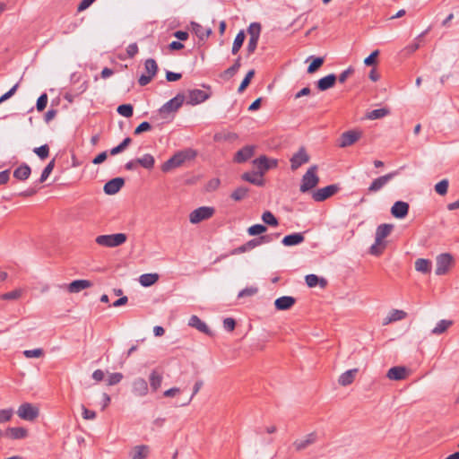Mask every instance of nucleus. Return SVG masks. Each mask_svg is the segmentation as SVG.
Listing matches in <instances>:
<instances>
[{
    "instance_id": "1",
    "label": "nucleus",
    "mask_w": 459,
    "mask_h": 459,
    "mask_svg": "<svg viewBox=\"0 0 459 459\" xmlns=\"http://www.w3.org/2000/svg\"><path fill=\"white\" fill-rule=\"evenodd\" d=\"M317 166L313 165L303 175L299 187L300 192L307 193L318 185L319 177L317 176Z\"/></svg>"
},
{
    "instance_id": "2",
    "label": "nucleus",
    "mask_w": 459,
    "mask_h": 459,
    "mask_svg": "<svg viewBox=\"0 0 459 459\" xmlns=\"http://www.w3.org/2000/svg\"><path fill=\"white\" fill-rule=\"evenodd\" d=\"M194 152L191 150L179 152L173 155L162 165V171L168 172L172 169L181 166L186 160H190L194 157Z\"/></svg>"
},
{
    "instance_id": "3",
    "label": "nucleus",
    "mask_w": 459,
    "mask_h": 459,
    "mask_svg": "<svg viewBox=\"0 0 459 459\" xmlns=\"http://www.w3.org/2000/svg\"><path fill=\"white\" fill-rule=\"evenodd\" d=\"M185 101V96L183 94L178 93L176 97L166 102L161 108L159 109L160 116L162 118H169L170 115L174 114L178 111V109L182 106Z\"/></svg>"
},
{
    "instance_id": "4",
    "label": "nucleus",
    "mask_w": 459,
    "mask_h": 459,
    "mask_svg": "<svg viewBox=\"0 0 459 459\" xmlns=\"http://www.w3.org/2000/svg\"><path fill=\"white\" fill-rule=\"evenodd\" d=\"M95 241L100 246L116 247L126 241V235L124 233L100 235L96 238Z\"/></svg>"
},
{
    "instance_id": "5",
    "label": "nucleus",
    "mask_w": 459,
    "mask_h": 459,
    "mask_svg": "<svg viewBox=\"0 0 459 459\" xmlns=\"http://www.w3.org/2000/svg\"><path fill=\"white\" fill-rule=\"evenodd\" d=\"M454 264V258L449 253H443L436 257L435 273L438 276L446 274Z\"/></svg>"
},
{
    "instance_id": "6",
    "label": "nucleus",
    "mask_w": 459,
    "mask_h": 459,
    "mask_svg": "<svg viewBox=\"0 0 459 459\" xmlns=\"http://www.w3.org/2000/svg\"><path fill=\"white\" fill-rule=\"evenodd\" d=\"M17 414L22 420L33 421L39 417V409L32 403H24L18 408Z\"/></svg>"
},
{
    "instance_id": "7",
    "label": "nucleus",
    "mask_w": 459,
    "mask_h": 459,
    "mask_svg": "<svg viewBox=\"0 0 459 459\" xmlns=\"http://www.w3.org/2000/svg\"><path fill=\"white\" fill-rule=\"evenodd\" d=\"M215 212L214 208L209 206L199 207L189 214V221L192 224H197L210 219Z\"/></svg>"
},
{
    "instance_id": "8",
    "label": "nucleus",
    "mask_w": 459,
    "mask_h": 459,
    "mask_svg": "<svg viewBox=\"0 0 459 459\" xmlns=\"http://www.w3.org/2000/svg\"><path fill=\"white\" fill-rule=\"evenodd\" d=\"M207 90H210L208 87ZM211 96V92L209 91H204L200 89H194L188 91L186 103L189 105H197L204 102Z\"/></svg>"
},
{
    "instance_id": "9",
    "label": "nucleus",
    "mask_w": 459,
    "mask_h": 459,
    "mask_svg": "<svg viewBox=\"0 0 459 459\" xmlns=\"http://www.w3.org/2000/svg\"><path fill=\"white\" fill-rule=\"evenodd\" d=\"M361 131L359 130H350L342 133L339 139V147L345 148L352 145L361 137Z\"/></svg>"
},
{
    "instance_id": "10",
    "label": "nucleus",
    "mask_w": 459,
    "mask_h": 459,
    "mask_svg": "<svg viewBox=\"0 0 459 459\" xmlns=\"http://www.w3.org/2000/svg\"><path fill=\"white\" fill-rule=\"evenodd\" d=\"M397 172H391L386 175L381 176L373 180V182L368 186L369 193H376L381 190L385 186H386L395 176Z\"/></svg>"
},
{
    "instance_id": "11",
    "label": "nucleus",
    "mask_w": 459,
    "mask_h": 459,
    "mask_svg": "<svg viewBox=\"0 0 459 459\" xmlns=\"http://www.w3.org/2000/svg\"><path fill=\"white\" fill-rule=\"evenodd\" d=\"M309 159V155L307 154L306 149L304 147L299 148V150L290 158L291 169H298L301 165L307 163Z\"/></svg>"
},
{
    "instance_id": "12",
    "label": "nucleus",
    "mask_w": 459,
    "mask_h": 459,
    "mask_svg": "<svg viewBox=\"0 0 459 459\" xmlns=\"http://www.w3.org/2000/svg\"><path fill=\"white\" fill-rule=\"evenodd\" d=\"M254 165L258 169L261 175L277 166V160L269 159L266 156H260L253 160Z\"/></svg>"
},
{
    "instance_id": "13",
    "label": "nucleus",
    "mask_w": 459,
    "mask_h": 459,
    "mask_svg": "<svg viewBox=\"0 0 459 459\" xmlns=\"http://www.w3.org/2000/svg\"><path fill=\"white\" fill-rule=\"evenodd\" d=\"M338 187L334 185H330L323 188H319L313 192L312 197L316 202H323L332 196L337 191Z\"/></svg>"
},
{
    "instance_id": "14",
    "label": "nucleus",
    "mask_w": 459,
    "mask_h": 459,
    "mask_svg": "<svg viewBox=\"0 0 459 459\" xmlns=\"http://www.w3.org/2000/svg\"><path fill=\"white\" fill-rule=\"evenodd\" d=\"M316 438H317L316 433L311 432V433L307 434V436H305L304 437L295 440L293 443V447L298 452L305 450L309 446L314 444L316 441Z\"/></svg>"
},
{
    "instance_id": "15",
    "label": "nucleus",
    "mask_w": 459,
    "mask_h": 459,
    "mask_svg": "<svg viewBox=\"0 0 459 459\" xmlns=\"http://www.w3.org/2000/svg\"><path fill=\"white\" fill-rule=\"evenodd\" d=\"M149 391V386L147 381L143 377H137L133 381L132 384V392L136 396H145L147 395Z\"/></svg>"
},
{
    "instance_id": "16",
    "label": "nucleus",
    "mask_w": 459,
    "mask_h": 459,
    "mask_svg": "<svg viewBox=\"0 0 459 459\" xmlns=\"http://www.w3.org/2000/svg\"><path fill=\"white\" fill-rule=\"evenodd\" d=\"M409 212V204L403 201H397L391 208V213L397 219L404 218Z\"/></svg>"
},
{
    "instance_id": "17",
    "label": "nucleus",
    "mask_w": 459,
    "mask_h": 459,
    "mask_svg": "<svg viewBox=\"0 0 459 459\" xmlns=\"http://www.w3.org/2000/svg\"><path fill=\"white\" fill-rule=\"evenodd\" d=\"M124 184L125 180L122 178H115L105 184L104 192L107 195H115L122 188Z\"/></svg>"
},
{
    "instance_id": "18",
    "label": "nucleus",
    "mask_w": 459,
    "mask_h": 459,
    "mask_svg": "<svg viewBox=\"0 0 459 459\" xmlns=\"http://www.w3.org/2000/svg\"><path fill=\"white\" fill-rule=\"evenodd\" d=\"M270 237L269 236H262L259 239H252L247 242L246 244L240 246L239 247L236 248L232 251V254H238V253H244L247 250L253 249L262 242H269Z\"/></svg>"
},
{
    "instance_id": "19",
    "label": "nucleus",
    "mask_w": 459,
    "mask_h": 459,
    "mask_svg": "<svg viewBox=\"0 0 459 459\" xmlns=\"http://www.w3.org/2000/svg\"><path fill=\"white\" fill-rule=\"evenodd\" d=\"M408 376V369L405 367H393L391 368L387 373L386 377L390 380H403L405 379Z\"/></svg>"
},
{
    "instance_id": "20",
    "label": "nucleus",
    "mask_w": 459,
    "mask_h": 459,
    "mask_svg": "<svg viewBox=\"0 0 459 459\" xmlns=\"http://www.w3.org/2000/svg\"><path fill=\"white\" fill-rule=\"evenodd\" d=\"M91 286L92 282L89 280H75L69 283L66 288L70 293H79Z\"/></svg>"
},
{
    "instance_id": "21",
    "label": "nucleus",
    "mask_w": 459,
    "mask_h": 459,
    "mask_svg": "<svg viewBox=\"0 0 459 459\" xmlns=\"http://www.w3.org/2000/svg\"><path fill=\"white\" fill-rule=\"evenodd\" d=\"M188 325L197 329L201 333H204L209 336H212L213 334L210 328L207 326V325L204 322H203L197 316L194 315L189 318Z\"/></svg>"
},
{
    "instance_id": "22",
    "label": "nucleus",
    "mask_w": 459,
    "mask_h": 459,
    "mask_svg": "<svg viewBox=\"0 0 459 459\" xmlns=\"http://www.w3.org/2000/svg\"><path fill=\"white\" fill-rule=\"evenodd\" d=\"M254 146L247 145L237 152L234 157V160L238 163L247 161L254 155Z\"/></svg>"
},
{
    "instance_id": "23",
    "label": "nucleus",
    "mask_w": 459,
    "mask_h": 459,
    "mask_svg": "<svg viewBox=\"0 0 459 459\" xmlns=\"http://www.w3.org/2000/svg\"><path fill=\"white\" fill-rule=\"evenodd\" d=\"M4 435L12 439H22L28 436V430L22 427L8 428Z\"/></svg>"
},
{
    "instance_id": "24",
    "label": "nucleus",
    "mask_w": 459,
    "mask_h": 459,
    "mask_svg": "<svg viewBox=\"0 0 459 459\" xmlns=\"http://www.w3.org/2000/svg\"><path fill=\"white\" fill-rule=\"evenodd\" d=\"M150 452V448L146 445L136 446L132 448L129 453L131 459H145Z\"/></svg>"
},
{
    "instance_id": "25",
    "label": "nucleus",
    "mask_w": 459,
    "mask_h": 459,
    "mask_svg": "<svg viewBox=\"0 0 459 459\" xmlns=\"http://www.w3.org/2000/svg\"><path fill=\"white\" fill-rule=\"evenodd\" d=\"M296 302V299L290 296H282L278 298L274 301L275 307L278 310H287L290 309Z\"/></svg>"
},
{
    "instance_id": "26",
    "label": "nucleus",
    "mask_w": 459,
    "mask_h": 459,
    "mask_svg": "<svg viewBox=\"0 0 459 459\" xmlns=\"http://www.w3.org/2000/svg\"><path fill=\"white\" fill-rule=\"evenodd\" d=\"M191 27L195 34L198 37L199 39L204 40L212 33V30L211 28H204L201 24L192 22Z\"/></svg>"
},
{
    "instance_id": "27",
    "label": "nucleus",
    "mask_w": 459,
    "mask_h": 459,
    "mask_svg": "<svg viewBox=\"0 0 459 459\" xmlns=\"http://www.w3.org/2000/svg\"><path fill=\"white\" fill-rule=\"evenodd\" d=\"M304 239L305 238L303 236V233L299 232L285 236L282 238L281 243L285 247H291L301 244L304 241Z\"/></svg>"
},
{
    "instance_id": "28",
    "label": "nucleus",
    "mask_w": 459,
    "mask_h": 459,
    "mask_svg": "<svg viewBox=\"0 0 459 459\" xmlns=\"http://www.w3.org/2000/svg\"><path fill=\"white\" fill-rule=\"evenodd\" d=\"M336 79H337V77L335 74H328V75L321 78L320 80H318L317 88L320 91H326L334 85Z\"/></svg>"
},
{
    "instance_id": "29",
    "label": "nucleus",
    "mask_w": 459,
    "mask_h": 459,
    "mask_svg": "<svg viewBox=\"0 0 459 459\" xmlns=\"http://www.w3.org/2000/svg\"><path fill=\"white\" fill-rule=\"evenodd\" d=\"M357 372V368H352L342 373L338 379L339 385L342 386L351 385L354 381Z\"/></svg>"
},
{
    "instance_id": "30",
    "label": "nucleus",
    "mask_w": 459,
    "mask_h": 459,
    "mask_svg": "<svg viewBox=\"0 0 459 459\" xmlns=\"http://www.w3.org/2000/svg\"><path fill=\"white\" fill-rule=\"evenodd\" d=\"M163 377L157 370H152L149 376L150 386L153 392H156L161 385Z\"/></svg>"
},
{
    "instance_id": "31",
    "label": "nucleus",
    "mask_w": 459,
    "mask_h": 459,
    "mask_svg": "<svg viewBox=\"0 0 459 459\" xmlns=\"http://www.w3.org/2000/svg\"><path fill=\"white\" fill-rule=\"evenodd\" d=\"M31 173V169L29 165L22 164L20 167H18L13 171V177L17 178L18 180L24 181L27 178H29L30 175Z\"/></svg>"
},
{
    "instance_id": "32",
    "label": "nucleus",
    "mask_w": 459,
    "mask_h": 459,
    "mask_svg": "<svg viewBox=\"0 0 459 459\" xmlns=\"http://www.w3.org/2000/svg\"><path fill=\"white\" fill-rule=\"evenodd\" d=\"M393 226L391 224H381L377 228L376 237L377 242H383V240L391 233Z\"/></svg>"
},
{
    "instance_id": "33",
    "label": "nucleus",
    "mask_w": 459,
    "mask_h": 459,
    "mask_svg": "<svg viewBox=\"0 0 459 459\" xmlns=\"http://www.w3.org/2000/svg\"><path fill=\"white\" fill-rule=\"evenodd\" d=\"M415 270L419 273L427 274L431 271V261L425 258H419L415 261Z\"/></svg>"
},
{
    "instance_id": "34",
    "label": "nucleus",
    "mask_w": 459,
    "mask_h": 459,
    "mask_svg": "<svg viewBox=\"0 0 459 459\" xmlns=\"http://www.w3.org/2000/svg\"><path fill=\"white\" fill-rule=\"evenodd\" d=\"M262 178L263 175L260 172H247L242 175V179L255 186H263L264 180Z\"/></svg>"
},
{
    "instance_id": "35",
    "label": "nucleus",
    "mask_w": 459,
    "mask_h": 459,
    "mask_svg": "<svg viewBox=\"0 0 459 459\" xmlns=\"http://www.w3.org/2000/svg\"><path fill=\"white\" fill-rule=\"evenodd\" d=\"M159 280L157 273H144L139 278V282L143 287H150Z\"/></svg>"
},
{
    "instance_id": "36",
    "label": "nucleus",
    "mask_w": 459,
    "mask_h": 459,
    "mask_svg": "<svg viewBox=\"0 0 459 459\" xmlns=\"http://www.w3.org/2000/svg\"><path fill=\"white\" fill-rule=\"evenodd\" d=\"M136 161L143 168L151 169L154 167L155 160L154 157L149 153L144 154L143 157L136 159Z\"/></svg>"
},
{
    "instance_id": "37",
    "label": "nucleus",
    "mask_w": 459,
    "mask_h": 459,
    "mask_svg": "<svg viewBox=\"0 0 459 459\" xmlns=\"http://www.w3.org/2000/svg\"><path fill=\"white\" fill-rule=\"evenodd\" d=\"M452 324L453 322L451 320H440L437 324V325L432 329L431 333L437 335L445 333L452 325Z\"/></svg>"
},
{
    "instance_id": "38",
    "label": "nucleus",
    "mask_w": 459,
    "mask_h": 459,
    "mask_svg": "<svg viewBox=\"0 0 459 459\" xmlns=\"http://www.w3.org/2000/svg\"><path fill=\"white\" fill-rule=\"evenodd\" d=\"M305 280L307 285L310 288L316 287L318 283H320L321 287L326 285V281L324 278L319 279L316 274H307Z\"/></svg>"
},
{
    "instance_id": "39",
    "label": "nucleus",
    "mask_w": 459,
    "mask_h": 459,
    "mask_svg": "<svg viewBox=\"0 0 459 459\" xmlns=\"http://www.w3.org/2000/svg\"><path fill=\"white\" fill-rule=\"evenodd\" d=\"M240 58L238 57L236 62L234 63L233 65H231L230 67H229L228 69H226L222 74H221V77L225 80H228V79H230L231 77H233L236 73L238 71L239 67H240Z\"/></svg>"
},
{
    "instance_id": "40",
    "label": "nucleus",
    "mask_w": 459,
    "mask_h": 459,
    "mask_svg": "<svg viewBox=\"0 0 459 459\" xmlns=\"http://www.w3.org/2000/svg\"><path fill=\"white\" fill-rule=\"evenodd\" d=\"M389 114V110L387 108H378L374 109L367 114V118L370 120H376L382 118Z\"/></svg>"
},
{
    "instance_id": "41",
    "label": "nucleus",
    "mask_w": 459,
    "mask_h": 459,
    "mask_svg": "<svg viewBox=\"0 0 459 459\" xmlns=\"http://www.w3.org/2000/svg\"><path fill=\"white\" fill-rule=\"evenodd\" d=\"M244 40H245V33H244V31L241 30L237 34V36L234 39L232 49H231V52L233 55L237 54L239 51L240 48L243 45Z\"/></svg>"
},
{
    "instance_id": "42",
    "label": "nucleus",
    "mask_w": 459,
    "mask_h": 459,
    "mask_svg": "<svg viewBox=\"0 0 459 459\" xmlns=\"http://www.w3.org/2000/svg\"><path fill=\"white\" fill-rule=\"evenodd\" d=\"M145 70L147 72V74L151 75L152 77H154L158 71V65L154 59L149 58L145 61L144 64Z\"/></svg>"
},
{
    "instance_id": "43",
    "label": "nucleus",
    "mask_w": 459,
    "mask_h": 459,
    "mask_svg": "<svg viewBox=\"0 0 459 459\" xmlns=\"http://www.w3.org/2000/svg\"><path fill=\"white\" fill-rule=\"evenodd\" d=\"M262 220L269 226L276 227L279 224L278 220L270 211H266L263 213Z\"/></svg>"
},
{
    "instance_id": "44",
    "label": "nucleus",
    "mask_w": 459,
    "mask_h": 459,
    "mask_svg": "<svg viewBox=\"0 0 459 459\" xmlns=\"http://www.w3.org/2000/svg\"><path fill=\"white\" fill-rule=\"evenodd\" d=\"M23 290L22 289H16L10 292H6L1 295V299L4 300H15L22 297Z\"/></svg>"
},
{
    "instance_id": "45",
    "label": "nucleus",
    "mask_w": 459,
    "mask_h": 459,
    "mask_svg": "<svg viewBox=\"0 0 459 459\" xmlns=\"http://www.w3.org/2000/svg\"><path fill=\"white\" fill-rule=\"evenodd\" d=\"M117 113L125 117H131L133 116L134 108L131 104H122L117 109Z\"/></svg>"
},
{
    "instance_id": "46",
    "label": "nucleus",
    "mask_w": 459,
    "mask_h": 459,
    "mask_svg": "<svg viewBox=\"0 0 459 459\" xmlns=\"http://www.w3.org/2000/svg\"><path fill=\"white\" fill-rule=\"evenodd\" d=\"M131 142H132V140L130 137L125 138L121 143H119L117 146H116L110 150V154L117 155V154L122 152L131 143Z\"/></svg>"
},
{
    "instance_id": "47",
    "label": "nucleus",
    "mask_w": 459,
    "mask_h": 459,
    "mask_svg": "<svg viewBox=\"0 0 459 459\" xmlns=\"http://www.w3.org/2000/svg\"><path fill=\"white\" fill-rule=\"evenodd\" d=\"M54 167H55V160L53 159L43 169L42 173H41V176L39 178V183H43L45 182L48 178L49 177V175L51 174V172L53 171L54 169Z\"/></svg>"
},
{
    "instance_id": "48",
    "label": "nucleus",
    "mask_w": 459,
    "mask_h": 459,
    "mask_svg": "<svg viewBox=\"0 0 459 459\" xmlns=\"http://www.w3.org/2000/svg\"><path fill=\"white\" fill-rule=\"evenodd\" d=\"M428 32V30L422 32L421 34H420L416 39H415V42L412 43V44H410L408 45L404 49L403 51L406 52L407 54H411L413 52H415L417 49H419L420 48V39Z\"/></svg>"
},
{
    "instance_id": "49",
    "label": "nucleus",
    "mask_w": 459,
    "mask_h": 459,
    "mask_svg": "<svg viewBox=\"0 0 459 459\" xmlns=\"http://www.w3.org/2000/svg\"><path fill=\"white\" fill-rule=\"evenodd\" d=\"M248 189L247 187H238L231 194V198L235 201L243 200L247 195Z\"/></svg>"
},
{
    "instance_id": "50",
    "label": "nucleus",
    "mask_w": 459,
    "mask_h": 459,
    "mask_svg": "<svg viewBox=\"0 0 459 459\" xmlns=\"http://www.w3.org/2000/svg\"><path fill=\"white\" fill-rule=\"evenodd\" d=\"M255 75V70H250L245 76V78L243 79L242 82L240 83L238 89V92H243L245 91V89L248 86V84L250 83V81L251 79L254 77Z\"/></svg>"
},
{
    "instance_id": "51",
    "label": "nucleus",
    "mask_w": 459,
    "mask_h": 459,
    "mask_svg": "<svg viewBox=\"0 0 459 459\" xmlns=\"http://www.w3.org/2000/svg\"><path fill=\"white\" fill-rule=\"evenodd\" d=\"M266 231V227L262 224H255L247 229V233L250 236L260 235Z\"/></svg>"
},
{
    "instance_id": "52",
    "label": "nucleus",
    "mask_w": 459,
    "mask_h": 459,
    "mask_svg": "<svg viewBox=\"0 0 459 459\" xmlns=\"http://www.w3.org/2000/svg\"><path fill=\"white\" fill-rule=\"evenodd\" d=\"M448 189V180L443 179L435 186L436 192L440 195H445Z\"/></svg>"
},
{
    "instance_id": "53",
    "label": "nucleus",
    "mask_w": 459,
    "mask_h": 459,
    "mask_svg": "<svg viewBox=\"0 0 459 459\" xmlns=\"http://www.w3.org/2000/svg\"><path fill=\"white\" fill-rule=\"evenodd\" d=\"M33 152L41 159L45 160L48 158L49 153V147L48 144L41 145L33 150Z\"/></svg>"
},
{
    "instance_id": "54",
    "label": "nucleus",
    "mask_w": 459,
    "mask_h": 459,
    "mask_svg": "<svg viewBox=\"0 0 459 459\" xmlns=\"http://www.w3.org/2000/svg\"><path fill=\"white\" fill-rule=\"evenodd\" d=\"M13 415L12 408L0 410V424L9 421Z\"/></svg>"
},
{
    "instance_id": "55",
    "label": "nucleus",
    "mask_w": 459,
    "mask_h": 459,
    "mask_svg": "<svg viewBox=\"0 0 459 459\" xmlns=\"http://www.w3.org/2000/svg\"><path fill=\"white\" fill-rule=\"evenodd\" d=\"M43 354H44V351L41 348H37V349H33V350H25L23 351V355L27 359L39 358V357L43 356Z\"/></svg>"
},
{
    "instance_id": "56",
    "label": "nucleus",
    "mask_w": 459,
    "mask_h": 459,
    "mask_svg": "<svg viewBox=\"0 0 459 459\" xmlns=\"http://www.w3.org/2000/svg\"><path fill=\"white\" fill-rule=\"evenodd\" d=\"M324 64L323 57H316L313 60V62L307 67V73L313 74L315 73L322 65Z\"/></svg>"
},
{
    "instance_id": "57",
    "label": "nucleus",
    "mask_w": 459,
    "mask_h": 459,
    "mask_svg": "<svg viewBox=\"0 0 459 459\" xmlns=\"http://www.w3.org/2000/svg\"><path fill=\"white\" fill-rule=\"evenodd\" d=\"M389 316L391 319H394L395 322L405 318L407 314L403 310L393 309L390 311Z\"/></svg>"
},
{
    "instance_id": "58",
    "label": "nucleus",
    "mask_w": 459,
    "mask_h": 459,
    "mask_svg": "<svg viewBox=\"0 0 459 459\" xmlns=\"http://www.w3.org/2000/svg\"><path fill=\"white\" fill-rule=\"evenodd\" d=\"M260 30H261V26L259 23H256V22L252 23L247 30L250 37H255V39H259Z\"/></svg>"
},
{
    "instance_id": "59",
    "label": "nucleus",
    "mask_w": 459,
    "mask_h": 459,
    "mask_svg": "<svg viewBox=\"0 0 459 459\" xmlns=\"http://www.w3.org/2000/svg\"><path fill=\"white\" fill-rule=\"evenodd\" d=\"M383 242H377L375 238V243L370 247V254L374 255H379L384 249Z\"/></svg>"
},
{
    "instance_id": "60",
    "label": "nucleus",
    "mask_w": 459,
    "mask_h": 459,
    "mask_svg": "<svg viewBox=\"0 0 459 459\" xmlns=\"http://www.w3.org/2000/svg\"><path fill=\"white\" fill-rule=\"evenodd\" d=\"M202 386H203V381L202 380L196 381L195 383L194 386H193L192 395L190 396V398L186 403H182V406L188 405L190 403V402L192 401V399L194 398V396L200 391Z\"/></svg>"
},
{
    "instance_id": "61",
    "label": "nucleus",
    "mask_w": 459,
    "mask_h": 459,
    "mask_svg": "<svg viewBox=\"0 0 459 459\" xmlns=\"http://www.w3.org/2000/svg\"><path fill=\"white\" fill-rule=\"evenodd\" d=\"M48 104V95L46 93L41 94L37 100V109L42 111L45 109Z\"/></svg>"
},
{
    "instance_id": "62",
    "label": "nucleus",
    "mask_w": 459,
    "mask_h": 459,
    "mask_svg": "<svg viewBox=\"0 0 459 459\" xmlns=\"http://www.w3.org/2000/svg\"><path fill=\"white\" fill-rule=\"evenodd\" d=\"M123 379L122 373H112L108 376V385H114L118 384Z\"/></svg>"
},
{
    "instance_id": "63",
    "label": "nucleus",
    "mask_w": 459,
    "mask_h": 459,
    "mask_svg": "<svg viewBox=\"0 0 459 459\" xmlns=\"http://www.w3.org/2000/svg\"><path fill=\"white\" fill-rule=\"evenodd\" d=\"M256 292H257V288L248 287V288H246V289L242 290L241 291H239L238 297V298L250 297V296L255 295Z\"/></svg>"
},
{
    "instance_id": "64",
    "label": "nucleus",
    "mask_w": 459,
    "mask_h": 459,
    "mask_svg": "<svg viewBox=\"0 0 459 459\" xmlns=\"http://www.w3.org/2000/svg\"><path fill=\"white\" fill-rule=\"evenodd\" d=\"M379 55L378 50L373 51L368 57L364 59V64L367 66H371L376 63V58Z\"/></svg>"
}]
</instances>
